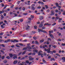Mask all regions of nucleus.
<instances>
[{"instance_id": "nucleus-1", "label": "nucleus", "mask_w": 65, "mask_h": 65, "mask_svg": "<svg viewBox=\"0 0 65 65\" xmlns=\"http://www.w3.org/2000/svg\"><path fill=\"white\" fill-rule=\"evenodd\" d=\"M25 30H26V31H28L29 30H30V26L29 25H27L25 27Z\"/></svg>"}, {"instance_id": "nucleus-2", "label": "nucleus", "mask_w": 65, "mask_h": 65, "mask_svg": "<svg viewBox=\"0 0 65 65\" xmlns=\"http://www.w3.org/2000/svg\"><path fill=\"white\" fill-rule=\"evenodd\" d=\"M54 12V11L53 10H52L51 11V13L50 14V15H54L55 13Z\"/></svg>"}, {"instance_id": "nucleus-3", "label": "nucleus", "mask_w": 65, "mask_h": 65, "mask_svg": "<svg viewBox=\"0 0 65 65\" xmlns=\"http://www.w3.org/2000/svg\"><path fill=\"white\" fill-rule=\"evenodd\" d=\"M50 50H51V48H49L48 49H47V53H51V51H50Z\"/></svg>"}, {"instance_id": "nucleus-4", "label": "nucleus", "mask_w": 65, "mask_h": 65, "mask_svg": "<svg viewBox=\"0 0 65 65\" xmlns=\"http://www.w3.org/2000/svg\"><path fill=\"white\" fill-rule=\"evenodd\" d=\"M42 53V51L41 50H40V51H39L38 52V56H40V55H41V53Z\"/></svg>"}, {"instance_id": "nucleus-5", "label": "nucleus", "mask_w": 65, "mask_h": 65, "mask_svg": "<svg viewBox=\"0 0 65 65\" xmlns=\"http://www.w3.org/2000/svg\"><path fill=\"white\" fill-rule=\"evenodd\" d=\"M33 51L34 52H35V53H38V51L37 50H33Z\"/></svg>"}, {"instance_id": "nucleus-6", "label": "nucleus", "mask_w": 65, "mask_h": 65, "mask_svg": "<svg viewBox=\"0 0 65 65\" xmlns=\"http://www.w3.org/2000/svg\"><path fill=\"white\" fill-rule=\"evenodd\" d=\"M5 11V10H3L2 11H0V14H1L2 13H4Z\"/></svg>"}, {"instance_id": "nucleus-7", "label": "nucleus", "mask_w": 65, "mask_h": 65, "mask_svg": "<svg viewBox=\"0 0 65 65\" xmlns=\"http://www.w3.org/2000/svg\"><path fill=\"white\" fill-rule=\"evenodd\" d=\"M34 59V58H31V57L29 56V60H33Z\"/></svg>"}, {"instance_id": "nucleus-8", "label": "nucleus", "mask_w": 65, "mask_h": 65, "mask_svg": "<svg viewBox=\"0 0 65 65\" xmlns=\"http://www.w3.org/2000/svg\"><path fill=\"white\" fill-rule=\"evenodd\" d=\"M43 17L42 16H40V18H39L40 20H43Z\"/></svg>"}, {"instance_id": "nucleus-9", "label": "nucleus", "mask_w": 65, "mask_h": 65, "mask_svg": "<svg viewBox=\"0 0 65 65\" xmlns=\"http://www.w3.org/2000/svg\"><path fill=\"white\" fill-rule=\"evenodd\" d=\"M62 60H63L62 61L63 62H64L65 61V57H62L61 58Z\"/></svg>"}, {"instance_id": "nucleus-10", "label": "nucleus", "mask_w": 65, "mask_h": 65, "mask_svg": "<svg viewBox=\"0 0 65 65\" xmlns=\"http://www.w3.org/2000/svg\"><path fill=\"white\" fill-rule=\"evenodd\" d=\"M49 35L51 37H52V38H54V37L53 36V35H52L50 33L49 34Z\"/></svg>"}, {"instance_id": "nucleus-11", "label": "nucleus", "mask_w": 65, "mask_h": 65, "mask_svg": "<svg viewBox=\"0 0 65 65\" xmlns=\"http://www.w3.org/2000/svg\"><path fill=\"white\" fill-rule=\"evenodd\" d=\"M43 62L44 63H46V61L44 60V59L43 58Z\"/></svg>"}, {"instance_id": "nucleus-12", "label": "nucleus", "mask_w": 65, "mask_h": 65, "mask_svg": "<svg viewBox=\"0 0 65 65\" xmlns=\"http://www.w3.org/2000/svg\"><path fill=\"white\" fill-rule=\"evenodd\" d=\"M18 63V61L17 60H15L14 61L13 64H15L16 63Z\"/></svg>"}, {"instance_id": "nucleus-13", "label": "nucleus", "mask_w": 65, "mask_h": 65, "mask_svg": "<svg viewBox=\"0 0 65 65\" xmlns=\"http://www.w3.org/2000/svg\"><path fill=\"white\" fill-rule=\"evenodd\" d=\"M31 23V21H26V23Z\"/></svg>"}, {"instance_id": "nucleus-14", "label": "nucleus", "mask_w": 65, "mask_h": 65, "mask_svg": "<svg viewBox=\"0 0 65 65\" xmlns=\"http://www.w3.org/2000/svg\"><path fill=\"white\" fill-rule=\"evenodd\" d=\"M41 32H43L44 33H47V32L44 30H42Z\"/></svg>"}, {"instance_id": "nucleus-15", "label": "nucleus", "mask_w": 65, "mask_h": 65, "mask_svg": "<svg viewBox=\"0 0 65 65\" xmlns=\"http://www.w3.org/2000/svg\"><path fill=\"white\" fill-rule=\"evenodd\" d=\"M38 32H41L42 31V30L40 29H38Z\"/></svg>"}, {"instance_id": "nucleus-16", "label": "nucleus", "mask_w": 65, "mask_h": 65, "mask_svg": "<svg viewBox=\"0 0 65 65\" xmlns=\"http://www.w3.org/2000/svg\"><path fill=\"white\" fill-rule=\"evenodd\" d=\"M26 47H27V48H28L29 49H30V50L32 49V48L30 46H26Z\"/></svg>"}, {"instance_id": "nucleus-17", "label": "nucleus", "mask_w": 65, "mask_h": 65, "mask_svg": "<svg viewBox=\"0 0 65 65\" xmlns=\"http://www.w3.org/2000/svg\"><path fill=\"white\" fill-rule=\"evenodd\" d=\"M31 9L32 10H35V8L34 7H32Z\"/></svg>"}, {"instance_id": "nucleus-18", "label": "nucleus", "mask_w": 65, "mask_h": 65, "mask_svg": "<svg viewBox=\"0 0 65 65\" xmlns=\"http://www.w3.org/2000/svg\"><path fill=\"white\" fill-rule=\"evenodd\" d=\"M55 4L56 5V7H57V6H59V4L57 3H55Z\"/></svg>"}, {"instance_id": "nucleus-19", "label": "nucleus", "mask_w": 65, "mask_h": 65, "mask_svg": "<svg viewBox=\"0 0 65 65\" xmlns=\"http://www.w3.org/2000/svg\"><path fill=\"white\" fill-rule=\"evenodd\" d=\"M43 26V25L42 24H40V25L39 26V27H42Z\"/></svg>"}, {"instance_id": "nucleus-20", "label": "nucleus", "mask_w": 65, "mask_h": 65, "mask_svg": "<svg viewBox=\"0 0 65 65\" xmlns=\"http://www.w3.org/2000/svg\"><path fill=\"white\" fill-rule=\"evenodd\" d=\"M10 58H12L13 56V55L12 54H10Z\"/></svg>"}, {"instance_id": "nucleus-21", "label": "nucleus", "mask_w": 65, "mask_h": 65, "mask_svg": "<svg viewBox=\"0 0 65 65\" xmlns=\"http://www.w3.org/2000/svg\"><path fill=\"white\" fill-rule=\"evenodd\" d=\"M41 57L43 58V56H44V54L42 53H41Z\"/></svg>"}, {"instance_id": "nucleus-22", "label": "nucleus", "mask_w": 65, "mask_h": 65, "mask_svg": "<svg viewBox=\"0 0 65 65\" xmlns=\"http://www.w3.org/2000/svg\"><path fill=\"white\" fill-rule=\"evenodd\" d=\"M30 17L31 18H32V19H33V18H34V15H31L30 16Z\"/></svg>"}, {"instance_id": "nucleus-23", "label": "nucleus", "mask_w": 65, "mask_h": 65, "mask_svg": "<svg viewBox=\"0 0 65 65\" xmlns=\"http://www.w3.org/2000/svg\"><path fill=\"white\" fill-rule=\"evenodd\" d=\"M43 41H44V39H42V40H40V42L41 43L43 42Z\"/></svg>"}, {"instance_id": "nucleus-24", "label": "nucleus", "mask_w": 65, "mask_h": 65, "mask_svg": "<svg viewBox=\"0 0 65 65\" xmlns=\"http://www.w3.org/2000/svg\"><path fill=\"white\" fill-rule=\"evenodd\" d=\"M26 51H25L23 52L22 53V55H24V54L26 53Z\"/></svg>"}, {"instance_id": "nucleus-25", "label": "nucleus", "mask_w": 65, "mask_h": 65, "mask_svg": "<svg viewBox=\"0 0 65 65\" xmlns=\"http://www.w3.org/2000/svg\"><path fill=\"white\" fill-rule=\"evenodd\" d=\"M46 25H47V26H51V25L50 24H48V23H46Z\"/></svg>"}, {"instance_id": "nucleus-26", "label": "nucleus", "mask_w": 65, "mask_h": 65, "mask_svg": "<svg viewBox=\"0 0 65 65\" xmlns=\"http://www.w3.org/2000/svg\"><path fill=\"white\" fill-rule=\"evenodd\" d=\"M36 33L35 31H32L31 32V34H35Z\"/></svg>"}, {"instance_id": "nucleus-27", "label": "nucleus", "mask_w": 65, "mask_h": 65, "mask_svg": "<svg viewBox=\"0 0 65 65\" xmlns=\"http://www.w3.org/2000/svg\"><path fill=\"white\" fill-rule=\"evenodd\" d=\"M17 56H15L13 58V59H17Z\"/></svg>"}, {"instance_id": "nucleus-28", "label": "nucleus", "mask_w": 65, "mask_h": 65, "mask_svg": "<svg viewBox=\"0 0 65 65\" xmlns=\"http://www.w3.org/2000/svg\"><path fill=\"white\" fill-rule=\"evenodd\" d=\"M27 47H25L23 48V50H27Z\"/></svg>"}, {"instance_id": "nucleus-29", "label": "nucleus", "mask_w": 65, "mask_h": 65, "mask_svg": "<svg viewBox=\"0 0 65 65\" xmlns=\"http://www.w3.org/2000/svg\"><path fill=\"white\" fill-rule=\"evenodd\" d=\"M11 42H12L14 43V40H13L12 39H11L10 40Z\"/></svg>"}, {"instance_id": "nucleus-30", "label": "nucleus", "mask_w": 65, "mask_h": 65, "mask_svg": "<svg viewBox=\"0 0 65 65\" xmlns=\"http://www.w3.org/2000/svg\"><path fill=\"white\" fill-rule=\"evenodd\" d=\"M28 20H30V21H31V20H32V19H31V18H28Z\"/></svg>"}, {"instance_id": "nucleus-31", "label": "nucleus", "mask_w": 65, "mask_h": 65, "mask_svg": "<svg viewBox=\"0 0 65 65\" xmlns=\"http://www.w3.org/2000/svg\"><path fill=\"white\" fill-rule=\"evenodd\" d=\"M37 26H34V29H37Z\"/></svg>"}, {"instance_id": "nucleus-32", "label": "nucleus", "mask_w": 65, "mask_h": 65, "mask_svg": "<svg viewBox=\"0 0 65 65\" xmlns=\"http://www.w3.org/2000/svg\"><path fill=\"white\" fill-rule=\"evenodd\" d=\"M14 42H19V40H17L15 39L14 40Z\"/></svg>"}, {"instance_id": "nucleus-33", "label": "nucleus", "mask_w": 65, "mask_h": 65, "mask_svg": "<svg viewBox=\"0 0 65 65\" xmlns=\"http://www.w3.org/2000/svg\"><path fill=\"white\" fill-rule=\"evenodd\" d=\"M35 4H32L31 6V7H34V6H35Z\"/></svg>"}, {"instance_id": "nucleus-34", "label": "nucleus", "mask_w": 65, "mask_h": 65, "mask_svg": "<svg viewBox=\"0 0 65 65\" xmlns=\"http://www.w3.org/2000/svg\"><path fill=\"white\" fill-rule=\"evenodd\" d=\"M58 14H59V15H61V12L60 11H58Z\"/></svg>"}, {"instance_id": "nucleus-35", "label": "nucleus", "mask_w": 65, "mask_h": 65, "mask_svg": "<svg viewBox=\"0 0 65 65\" xmlns=\"http://www.w3.org/2000/svg\"><path fill=\"white\" fill-rule=\"evenodd\" d=\"M1 28H4L5 27H4V26H3V25H1Z\"/></svg>"}, {"instance_id": "nucleus-36", "label": "nucleus", "mask_w": 65, "mask_h": 65, "mask_svg": "<svg viewBox=\"0 0 65 65\" xmlns=\"http://www.w3.org/2000/svg\"><path fill=\"white\" fill-rule=\"evenodd\" d=\"M33 38L34 39H35V40H36V39H37V38L35 37H34Z\"/></svg>"}, {"instance_id": "nucleus-37", "label": "nucleus", "mask_w": 65, "mask_h": 65, "mask_svg": "<svg viewBox=\"0 0 65 65\" xmlns=\"http://www.w3.org/2000/svg\"><path fill=\"white\" fill-rule=\"evenodd\" d=\"M6 58L8 59H10V57L9 56H7L6 57Z\"/></svg>"}, {"instance_id": "nucleus-38", "label": "nucleus", "mask_w": 65, "mask_h": 65, "mask_svg": "<svg viewBox=\"0 0 65 65\" xmlns=\"http://www.w3.org/2000/svg\"><path fill=\"white\" fill-rule=\"evenodd\" d=\"M26 62L27 64H28V63H29V61L28 60H26Z\"/></svg>"}, {"instance_id": "nucleus-39", "label": "nucleus", "mask_w": 65, "mask_h": 65, "mask_svg": "<svg viewBox=\"0 0 65 65\" xmlns=\"http://www.w3.org/2000/svg\"><path fill=\"white\" fill-rule=\"evenodd\" d=\"M45 6L46 7V9H47V8H48V6L47 5H45Z\"/></svg>"}, {"instance_id": "nucleus-40", "label": "nucleus", "mask_w": 65, "mask_h": 65, "mask_svg": "<svg viewBox=\"0 0 65 65\" xmlns=\"http://www.w3.org/2000/svg\"><path fill=\"white\" fill-rule=\"evenodd\" d=\"M2 60H3L4 59V56H3L2 57Z\"/></svg>"}, {"instance_id": "nucleus-41", "label": "nucleus", "mask_w": 65, "mask_h": 65, "mask_svg": "<svg viewBox=\"0 0 65 65\" xmlns=\"http://www.w3.org/2000/svg\"><path fill=\"white\" fill-rule=\"evenodd\" d=\"M28 14V13H23V15H27V14Z\"/></svg>"}, {"instance_id": "nucleus-42", "label": "nucleus", "mask_w": 65, "mask_h": 65, "mask_svg": "<svg viewBox=\"0 0 65 65\" xmlns=\"http://www.w3.org/2000/svg\"><path fill=\"white\" fill-rule=\"evenodd\" d=\"M3 62L4 63H7V61H6V60H4L3 61Z\"/></svg>"}, {"instance_id": "nucleus-43", "label": "nucleus", "mask_w": 65, "mask_h": 65, "mask_svg": "<svg viewBox=\"0 0 65 65\" xmlns=\"http://www.w3.org/2000/svg\"><path fill=\"white\" fill-rule=\"evenodd\" d=\"M63 12L62 13V14L63 15H65V11H63Z\"/></svg>"}, {"instance_id": "nucleus-44", "label": "nucleus", "mask_w": 65, "mask_h": 65, "mask_svg": "<svg viewBox=\"0 0 65 65\" xmlns=\"http://www.w3.org/2000/svg\"><path fill=\"white\" fill-rule=\"evenodd\" d=\"M22 53V52H20V53H19L18 54V55L19 56H20V55Z\"/></svg>"}, {"instance_id": "nucleus-45", "label": "nucleus", "mask_w": 65, "mask_h": 65, "mask_svg": "<svg viewBox=\"0 0 65 65\" xmlns=\"http://www.w3.org/2000/svg\"><path fill=\"white\" fill-rule=\"evenodd\" d=\"M19 45H21V46H23L24 45L23 44H22V43H20L19 44Z\"/></svg>"}, {"instance_id": "nucleus-46", "label": "nucleus", "mask_w": 65, "mask_h": 65, "mask_svg": "<svg viewBox=\"0 0 65 65\" xmlns=\"http://www.w3.org/2000/svg\"><path fill=\"white\" fill-rule=\"evenodd\" d=\"M44 56H46V54H47L45 52H44Z\"/></svg>"}, {"instance_id": "nucleus-47", "label": "nucleus", "mask_w": 65, "mask_h": 65, "mask_svg": "<svg viewBox=\"0 0 65 65\" xmlns=\"http://www.w3.org/2000/svg\"><path fill=\"white\" fill-rule=\"evenodd\" d=\"M56 55H57V56H59V57H60V55H59V54H56Z\"/></svg>"}, {"instance_id": "nucleus-48", "label": "nucleus", "mask_w": 65, "mask_h": 65, "mask_svg": "<svg viewBox=\"0 0 65 65\" xmlns=\"http://www.w3.org/2000/svg\"><path fill=\"white\" fill-rule=\"evenodd\" d=\"M45 29V27L44 26H43L42 27V29Z\"/></svg>"}, {"instance_id": "nucleus-49", "label": "nucleus", "mask_w": 65, "mask_h": 65, "mask_svg": "<svg viewBox=\"0 0 65 65\" xmlns=\"http://www.w3.org/2000/svg\"><path fill=\"white\" fill-rule=\"evenodd\" d=\"M56 24V23H54L52 25V26H54V25H55Z\"/></svg>"}, {"instance_id": "nucleus-50", "label": "nucleus", "mask_w": 65, "mask_h": 65, "mask_svg": "<svg viewBox=\"0 0 65 65\" xmlns=\"http://www.w3.org/2000/svg\"><path fill=\"white\" fill-rule=\"evenodd\" d=\"M41 4L42 5H43L44 4V3H43V2H41Z\"/></svg>"}, {"instance_id": "nucleus-51", "label": "nucleus", "mask_w": 65, "mask_h": 65, "mask_svg": "<svg viewBox=\"0 0 65 65\" xmlns=\"http://www.w3.org/2000/svg\"><path fill=\"white\" fill-rule=\"evenodd\" d=\"M60 11L61 12H63V11H64V9H61Z\"/></svg>"}, {"instance_id": "nucleus-52", "label": "nucleus", "mask_w": 65, "mask_h": 65, "mask_svg": "<svg viewBox=\"0 0 65 65\" xmlns=\"http://www.w3.org/2000/svg\"><path fill=\"white\" fill-rule=\"evenodd\" d=\"M37 8L38 9H40V8H41V6H39L38 7H37Z\"/></svg>"}, {"instance_id": "nucleus-53", "label": "nucleus", "mask_w": 65, "mask_h": 65, "mask_svg": "<svg viewBox=\"0 0 65 65\" xmlns=\"http://www.w3.org/2000/svg\"><path fill=\"white\" fill-rule=\"evenodd\" d=\"M55 19L56 20H58V19H59V17H56Z\"/></svg>"}, {"instance_id": "nucleus-54", "label": "nucleus", "mask_w": 65, "mask_h": 65, "mask_svg": "<svg viewBox=\"0 0 65 65\" xmlns=\"http://www.w3.org/2000/svg\"><path fill=\"white\" fill-rule=\"evenodd\" d=\"M3 21L0 22V25H1V24H3Z\"/></svg>"}, {"instance_id": "nucleus-55", "label": "nucleus", "mask_w": 65, "mask_h": 65, "mask_svg": "<svg viewBox=\"0 0 65 65\" xmlns=\"http://www.w3.org/2000/svg\"><path fill=\"white\" fill-rule=\"evenodd\" d=\"M1 16L2 18H4V16L2 15H1Z\"/></svg>"}, {"instance_id": "nucleus-56", "label": "nucleus", "mask_w": 65, "mask_h": 65, "mask_svg": "<svg viewBox=\"0 0 65 65\" xmlns=\"http://www.w3.org/2000/svg\"><path fill=\"white\" fill-rule=\"evenodd\" d=\"M61 45L62 46H65V43H62L61 44Z\"/></svg>"}, {"instance_id": "nucleus-57", "label": "nucleus", "mask_w": 65, "mask_h": 65, "mask_svg": "<svg viewBox=\"0 0 65 65\" xmlns=\"http://www.w3.org/2000/svg\"><path fill=\"white\" fill-rule=\"evenodd\" d=\"M28 46H29L30 45V43H28L27 44Z\"/></svg>"}, {"instance_id": "nucleus-58", "label": "nucleus", "mask_w": 65, "mask_h": 65, "mask_svg": "<svg viewBox=\"0 0 65 65\" xmlns=\"http://www.w3.org/2000/svg\"><path fill=\"white\" fill-rule=\"evenodd\" d=\"M4 42H5V43H7V42H8V41L7 40H5V41Z\"/></svg>"}, {"instance_id": "nucleus-59", "label": "nucleus", "mask_w": 65, "mask_h": 65, "mask_svg": "<svg viewBox=\"0 0 65 65\" xmlns=\"http://www.w3.org/2000/svg\"><path fill=\"white\" fill-rule=\"evenodd\" d=\"M20 21V22H23V19H21L20 20H19Z\"/></svg>"}, {"instance_id": "nucleus-60", "label": "nucleus", "mask_w": 65, "mask_h": 65, "mask_svg": "<svg viewBox=\"0 0 65 65\" xmlns=\"http://www.w3.org/2000/svg\"><path fill=\"white\" fill-rule=\"evenodd\" d=\"M14 6V5H12L11 7V8H13V7Z\"/></svg>"}, {"instance_id": "nucleus-61", "label": "nucleus", "mask_w": 65, "mask_h": 65, "mask_svg": "<svg viewBox=\"0 0 65 65\" xmlns=\"http://www.w3.org/2000/svg\"><path fill=\"white\" fill-rule=\"evenodd\" d=\"M17 56V55L16 54H13V56Z\"/></svg>"}, {"instance_id": "nucleus-62", "label": "nucleus", "mask_w": 65, "mask_h": 65, "mask_svg": "<svg viewBox=\"0 0 65 65\" xmlns=\"http://www.w3.org/2000/svg\"><path fill=\"white\" fill-rule=\"evenodd\" d=\"M58 41H61V40L60 39H59L57 40Z\"/></svg>"}, {"instance_id": "nucleus-63", "label": "nucleus", "mask_w": 65, "mask_h": 65, "mask_svg": "<svg viewBox=\"0 0 65 65\" xmlns=\"http://www.w3.org/2000/svg\"><path fill=\"white\" fill-rule=\"evenodd\" d=\"M7 41H8H8H10V39H8L7 40Z\"/></svg>"}, {"instance_id": "nucleus-64", "label": "nucleus", "mask_w": 65, "mask_h": 65, "mask_svg": "<svg viewBox=\"0 0 65 65\" xmlns=\"http://www.w3.org/2000/svg\"><path fill=\"white\" fill-rule=\"evenodd\" d=\"M58 8H61V6H58L57 7Z\"/></svg>"}]
</instances>
